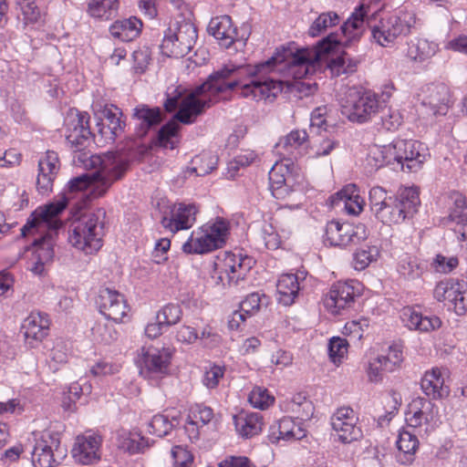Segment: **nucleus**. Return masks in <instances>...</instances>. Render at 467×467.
Listing matches in <instances>:
<instances>
[{
	"label": "nucleus",
	"mask_w": 467,
	"mask_h": 467,
	"mask_svg": "<svg viewBox=\"0 0 467 467\" xmlns=\"http://www.w3.org/2000/svg\"><path fill=\"white\" fill-rule=\"evenodd\" d=\"M236 87L240 88V94L244 98L254 100L273 101L283 89V82L273 76L264 73V66H236L233 63L224 65L223 68L210 75L208 79L194 89L177 87L167 93L164 108L168 112L178 109L174 119L161 128L158 132L160 146L166 149H174L173 139L177 135L179 125L192 124L204 111L216 103L220 96L231 91Z\"/></svg>",
	"instance_id": "nucleus-1"
},
{
	"label": "nucleus",
	"mask_w": 467,
	"mask_h": 467,
	"mask_svg": "<svg viewBox=\"0 0 467 467\" xmlns=\"http://www.w3.org/2000/svg\"><path fill=\"white\" fill-rule=\"evenodd\" d=\"M117 180V153L109 151L100 159L99 171L92 174L85 173L71 179L63 192L54 202L38 207L31 219L22 227V235L35 236L30 250L31 256L26 268L35 275H42L46 266L52 263L55 252L57 230L62 226L58 215L73 199L87 201L102 196L113 182Z\"/></svg>",
	"instance_id": "nucleus-2"
},
{
	"label": "nucleus",
	"mask_w": 467,
	"mask_h": 467,
	"mask_svg": "<svg viewBox=\"0 0 467 467\" xmlns=\"http://www.w3.org/2000/svg\"><path fill=\"white\" fill-rule=\"evenodd\" d=\"M367 10L364 5L355 9L351 16L341 26V32L348 37L343 42L337 35L330 34L320 40L316 47L311 48H300L296 51L291 48H283L277 51L275 56L260 66H264V73L266 76H273L275 79L278 72L287 69L288 74L294 78H304L313 75L320 67V63L327 59L328 54L335 50L339 45H346L348 39L359 36L360 30L366 22Z\"/></svg>",
	"instance_id": "nucleus-3"
},
{
	"label": "nucleus",
	"mask_w": 467,
	"mask_h": 467,
	"mask_svg": "<svg viewBox=\"0 0 467 467\" xmlns=\"http://www.w3.org/2000/svg\"><path fill=\"white\" fill-rule=\"evenodd\" d=\"M430 157L426 145L413 140H394L386 145H373L367 156V165L378 170L385 165L397 163L402 171H419Z\"/></svg>",
	"instance_id": "nucleus-4"
},
{
	"label": "nucleus",
	"mask_w": 467,
	"mask_h": 467,
	"mask_svg": "<svg viewBox=\"0 0 467 467\" xmlns=\"http://www.w3.org/2000/svg\"><path fill=\"white\" fill-rule=\"evenodd\" d=\"M368 199L373 215L387 225L399 224L411 217L420 203L414 187L400 189L396 196H390L384 188L375 186L370 189Z\"/></svg>",
	"instance_id": "nucleus-5"
},
{
	"label": "nucleus",
	"mask_w": 467,
	"mask_h": 467,
	"mask_svg": "<svg viewBox=\"0 0 467 467\" xmlns=\"http://www.w3.org/2000/svg\"><path fill=\"white\" fill-rule=\"evenodd\" d=\"M228 234L229 223L223 218H216L192 231L182 251L197 254L212 252L224 245Z\"/></svg>",
	"instance_id": "nucleus-6"
},
{
	"label": "nucleus",
	"mask_w": 467,
	"mask_h": 467,
	"mask_svg": "<svg viewBox=\"0 0 467 467\" xmlns=\"http://www.w3.org/2000/svg\"><path fill=\"white\" fill-rule=\"evenodd\" d=\"M197 29L187 19L171 23L161 45L162 54L167 57H183L188 55L197 41Z\"/></svg>",
	"instance_id": "nucleus-7"
},
{
	"label": "nucleus",
	"mask_w": 467,
	"mask_h": 467,
	"mask_svg": "<svg viewBox=\"0 0 467 467\" xmlns=\"http://www.w3.org/2000/svg\"><path fill=\"white\" fill-rule=\"evenodd\" d=\"M379 109L378 95L371 90L357 88L348 89L341 105L342 114L352 122L364 123L370 120Z\"/></svg>",
	"instance_id": "nucleus-8"
},
{
	"label": "nucleus",
	"mask_w": 467,
	"mask_h": 467,
	"mask_svg": "<svg viewBox=\"0 0 467 467\" xmlns=\"http://www.w3.org/2000/svg\"><path fill=\"white\" fill-rule=\"evenodd\" d=\"M100 229L96 214H83L71 223L68 241L75 248L85 254H93L102 245Z\"/></svg>",
	"instance_id": "nucleus-9"
},
{
	"label": "nucleus",
	"mask_w": 467,
	"mask_h": 467,
	"mask_svg": "<svg viewBox=\"0 0 467 467\" xmlns=\"http://www.w3.org/2000/svg\"><path fill=\"white\" fill-rule=\"evenodd\" d=\"M366 22L371 28L373 39L381 47H389L400 36H406L410 32L415 23L411 14L384 15L378 24L372 25L371 18L366 17Z\"/></svg>",
	"instance_id": "nucleus-10"
},
{
	"label": "nucleus",
	"mask_w": 467,
	"mask_h": 467,
	"mask_svg": "<svg viewBox=\"0 0 467 467\" xmlns=\"http://www.w3.org/2000/svg\"><path fill=\"white\" fill-rule=\"evenodd\" d=\"M32 442V463L35 467H54L65 456L60 450V435L57 431H33Z\"/></svg>",
	"instance_id": "nucleus-11"
},
{
	"label": "nucleus",
	"mask_w": 467,
	"mask_h": 467,
	"mask_svg": "<svg viewBox=\"0 0 467 467\" xmlns=\"http://www.w3.org/2000/svg\"><path fill=\"white\" fill-rule=\"evenodd\" d=\"M405 420L420 435H427L438 426V408L430 400L416 398L409 404Z\"/></svg>",
	"instance_id": "nucleus-12"
},
{
	"label": "nucleus",
	"mask_w": 467,
	"mask_h": 467,
	"mask_svg": "<svg viewBox=\"0 0 467 467\" xmlns=\"http://www.w3.org/2000/svg\"><path fill=\"white\" fill-rule=\"evenodd\" d=\"M253 264L251 257L225 253L223 258H219L215 263L216 283L223 286L238 285L240 280L244 279Z\"/></svg>",
	"instance_id": "nucleus-13"
},
{
	"label": "nucleus",
	"mask_w": 467,
	"mask_h": 467,
	"mask_svg": "<svg viewBox=\"0 0 467 467\" xmlns=\"http://www.w3.org/2000/svg\"><path fill=\"white\" fill-rule=\"evenodd\" d=\"M360 295V285L355 280L334 284L323 298L325 308L332 315H342L351 308Z\"/></svg>",
	"instance_id": "nucleus-14"
},
{
	"label": "nucleus",
	"mask_w": 467,
	"mask_h": 467,
	"mask_svg": "<svg viewBox=\"0 0 467 467\" xmlns=\"http://www.w3.org/2000/svg\"><path fill=\"white\" fill-rule=\"evenodd\" d=\"M433 297L448 303L457 315H463L467 311V283L452 278L441 280L433 289Z\"/></svg>",
	"instance_id": "nucleus-15"
},
{
	"label": "nucleus",
	"mask_w": 467,
	"mask_h": 467,
	"mask_svg": "<svg viewBox=\"0 0 467 467\" xmlns=\"http://www.w3.org/2000/svg\"><path fill=\"white\" fill-rule=\"evenodd\" d=\"M198 207L193 203H174L161 212V224L171 234L190 229L196 221Z\"/></svg>",
	"instance_id": "nucleus-16"
},
{
	"label": "nucleus",
	"mask_w": 467,
	"mask_h": 467,
	"mask_svg": "<svg viewBox=\"0 0 467 467\" xmlns=\"http://www.w3.org/2000/svg\"><path fill=\"white\" fill-rule=\"evenodd\" d=\"M367 228L364 224H351L331 221L326 227V241L334 246L346 247L358 244L367 239Z\"/></svg>",
	"instance_id": "nucleus-17"
},
{
	"label": "nucleus",
	"mask_w": 467,
	"mask_h": 467,
	"mask_svg": "<svg viewBox=\"0 0 467 467\" xmlns=\"http://www.w3.org/2000/svg\"><path fill=\"white\" fill-rule=\"evenodd\" d=\"M171 359L169 348H142L137 360L140 373L145 378H158L166 375Z\"/></svg>",
	"instance_id": "nucleus-18"
},
{
	"label": "nucleus",
	"mask_w": 467,
	"mask_h": 467,
	"mask_svg": "<svg viewBox=\"0 0 467 467\" xmlns=\"http://www.w3.org/2000/svg\"><path fill=\"white\" fill-rule=\"evenodd\" d=\"M419 99L427 113L445 115L451 106L450 89L444 83L428 84L421 88Z\"/></svg>",
	"instance_id": "nucleus-19"
},
{
	"label": "nucleus",
	"mask_w": 467,
	"mask_h": 467,
	"mask_svg": "<svg viewBox=\"0 0 467 467\" xmlns=\"http://www.w3.org/2000/svg\"><path fill=\"white\" fill-rule=\"evenodd\" d=\"M89 119L90 117L86 111L71 114L67 119L66 139L75 150H83L91 140Z\"/></svg>",
	"instance_id": "nucleus-20"
},
{
	"label": "nucleus",
	"mask_w": 467,
	"mask_h": 467,
	"mask_svg": "<svg viewBox=\"0 0 467 467\" xmlns=\"http://www.w3.org/2000/svg\"><path fill=\"white\" fill-rule=\"evenodd\" d=\"M358 421V418L350 407L338 408L331 418L332 428L344 443H350L362 436Z\"/></svg>",
	"instance_id": "nucleus-21"
},
{
	"label": "nucleus",
	"mask_w": 467,
	"mask_h": 467,
	"mask_svg": "<svg viewBox=\"0 0 467 467\" xmlns=\"http://www.w3.org/2000/svg\"><path fill=\"white\" fill-rule=\"evenodd\" d=\"M60 170L58 154L54 150H47L38 161V173L36 188L41 194L52 191L53 183Z\"/></svg>",
	"instance_id": "nucleus-22"
},
{
	"label": "nucleus",
	"mask_w": 467,
	"mask_h": 467,
	"mask_svg": "<svg viewBox=\"0 0 467 467\" xmlns=\"http://www.w3.org/2000/svg\"><path fill=\"white\" fill-rule=\"evenodd\" d=\"M49 326L50 320L46 313H30L22 325L26 343L32 348L40 344L48 335Z\"/></svg>",
	"instance_id": "nucleus-23"
},
{
	"label": "nucleus",
	"mask_w": 467,
	"mask_h": 467,
	"mask_svg": "<svg viewBox=\"0 0 467 467\" xmlns=\"http://www.w3.org/2000/svg\"><path fill=\"white\" fill-rule=\"evenodd\" d=\"M449 372L445 368H433L427 371L421 379V389L432 399H441L449 395L450 389L446 385Z\"/></svg>",
	"instance_id": "nucleus-24"
},
{
	"label": "nucleus",
	"mask_w": 467,
	"mask_h": 467,
	"mask_svg": "<svg viewBox=\"0 0 467 467\" xmlns=\"http://www.w3.org/2000/svg\"><path fill=\"white\" fill-rule=\"evenodd\" d=\"M99 446L100 439L99 436L94 434L78 435L72 448V456L82 464L92 463L99 459Z\"/></svg>",
	"instance_id": "nucleus-25"
},
{
	"label": "nucleus",
	"mask_w": 467,
	"mask_h": 467,
	"mask_svg": "<svg viewBox=\"0 0 467 467\" xmlns=\"http://www.w3.org/2000/svg\"><path fill=\"white\" fill-rule=\"evenodd\" d=\"M332 204L343 207L348 214L358 215L363 210L364 200L355 184H348L331 197Z\"/></svg>",
	"instance_id": "nucleus-26"
},
{
	"label": "nucleus",
	"mask_w": 467,
	"mask_h": 467,
	"mask_svg": "<svg viewBox=\"0 0 467 467\" xmlns=\"http://www.w3.org/2000/svg\"><path fill=\"white\" fill-rule=\"evenodd\" d=\"M208 32L224 47H229L236 39L237 31L229 16H216L211 19Z\"/></svg>",
	"instance_id": "nucleus-27"
},
{
	"label": "nucleus",
	"mask_w": 467,
	"mask_h": 467,
	"mask_svg": "<svg viewBox=\"0 0 467 467\" xmlns=\"http://www.w3.org/2000/svg\"><path fill=\"white\" fill-rule=\"evenodd\" d=\"M116 106L113 104L97 102L94 104V112L101 123H98L99 132L107 139L115 140L117 136Z\"/></svg>",
	"instance_id": "nucleus-28"
},
{
	"label": "nucleus",
	"mask_w": 467,
	"mask_h": 467,
	"mask_svg": "<svg viewBox=\"0 0 467 467\" xmlns=\"http://www.w3.org/2000/svg\"><path fill=\"white\" fill-rule=\"evenodd\" d=\"M401 317L406 327L420 332H431L439 328L441 325L438 317L422 316L421 313L410 307L403 309Z\"/></svg>",
	"instance_id": "nucleus-29"
},
{
	"label": "nucleus",
	"mask_w": 467,
	"mask_h": 467,
	"mask_svg": "<svg viewBox=\"0 0 467 467\" xmlns=\"http://www.w3.org/2000/svg\"><path fill=\"white\" fill-rule=\"evenodd\" d=\"M235 430L244 438L258 435L263 429L264 420L258 412L242 411L234 417Z\"/></svg>",
	"instance_id": "nucleus-30"
},
{
	"label": "nucleus",
	"mask_w": 467,
	"mask_h": 467,
	"mask_svg": "<svg viewBox=\"0 0 467 467\" xmlns=\"http://www.w3.org/2000/svg\"><path fill=\"white\" fill-rule=\"evenodd\" d=\"M306 436V431L300 423L296 422L292 418H283L276 425L271 428V437L280 441L301 440Z\"/></svg>",
	"instance_id": "nucleus-31"
},
{
	"label": "nucleus",
	"mask_w": 467,
	"mask_h": 467,
	"mask_svg": "<svg viewBox=\"0 0 467 467\" xmlns=\"http://www.w3.org/2000/svg\"><path fill=\"white\" fill-rule=\"evenodd\" d=\"M398 462L401 464H410L415 458V453L419 448V440L415 434L408 431H402L399 434L397 441Z\"/></svg>",
	"instance_id": "nucleus-32"
},
{
	"label": "nucleus",
	"mask_w": 467,
	"mask_h": 467,
	"mask_svg": "<svg viewBox=\"0 0 467 467\" xmlns=\"http://www.w3.org/2000/svg\"><path fill=\"white\" fill-rule=\"evenodd\" d=\"M279 301L285 306H290L297 296L300 285L298 277L294 274L282 275L276 284Z\"/></svg>",
	"instance_id": "nucleus-33"
},
{
	"label": "nucleus",
	"mask_w": 467,
	"mask_h": 467,
	"mask_svg": "<svg viewBox=\"0 0 467 467\" xmlns=\"http://www.w3.org/2000/svg\"><path fill=\"white\" fill-rule=\"evenodd\" d=\"M437 50L436 43L422 38L415 39L409 44L407 56L413 61L422 62L432 57Z\"/></svg>",
	"instance_id": "nucleus-34"
},
{
	"label": "nucleus",
	"mask_w": 467,
	"mask_h": 467,
	"mask_svg": "<svg viewBox=\"0 0 467 467\" xmlns=\"http://www.w3.org/2000/svg\"><path fill=\"white\" fill-rule=\"evenodd\" d=\"M99 312L108 319L115 322V304L117 303V292L109 287H101L96 300Z\"/></svg>",
	"instance_id": "nucleus-35"
},
{
	"label": "nucleus",
	"mask_w": 467,
	"mask_h": 467,
	"mask_svg": "<svg viewBox=\"0 0 467 467\" xmlns=\"http://www.w3.org/2000/svg\"><path fill=\"white\" fill-rule=\"evenodd\" d=\"M149 447L148 440L136 431L123 434L120 445H119V448L130 454L142 453Z\"/></svg>",
	"instance_id": "nucleus-36"
},
{
	"label": "nucleus",
	"mask_w": 467,
	"mask_h": 467,
	"mask_svg": "<svg viewBox=\"0 0 467 467\" xmlns=\"http://www.w3.org/2000/svg\"><path fill=\"white\" fill-rule=\"evenodd\" d=\"M88 12L93 17L111 19L117 14V0H91L88 3Z\"/></svg>",
	"instance_id": "nucleus-37"
},
{
	"label": "nucleus",
	"mask_w": 467,
	"mask_h": 467,
	"mask_svg": "<svg viewBox=\"0 0 467 467\" xmlns=\"http://www.w3.org/2000/svg\"><path fill=\"white\" fill-rule=\"evenodd\" d=\"M340 23V16L334 11L320 14L312 23L308 34L315 37Z\"/></svg>",
	"instance_id": "nucleus-38"
},
{
	"label": "nucleus",
	"mask_w": 467,
	"mask_h": 467,
	"mask_svg": "<svg viewBox=\"0 0 467 467\" xmlns=\"http://www.w3.org/2000/svg\"><path fill=\"white\" fill-rule=\"evenodd\" d=\"M142 22L136 16L119 21V40L130 42L137 38L142 29Z\"/></svg>",
	"instance_id": "nucleus-39"
},
{
	"label": "nucleus",
	"mask_w": 467,
	"mask_h": 467,
	"mask_svg": "<svg viewBox=\"0 0 467 467\" xmlns=\"http://www.w3.org/2000/svg\"><path fill=\"white\" fill-rule=\"evenodd\" d=\"M398 272L405 279L415 280L421 276L423 268L415 256L405 254L400 259Z\"/></svg>",
	"instance_id": "nucleus-40"
},
{
	"label": "nucleus",
	"mask_w": 467,
	"mask_h": 467,
	"mask_svg": "<svg viewBox=\"0 0 467 467\" xmlns=\"http://www.w3.org/2000/svg\"><path fill=\"white\" fill-rule=\"evenodd\" d=\"M216 161V157L211 154L196 156L192 161L193 166L188 167L184 171V175L187 176L194 173L197 176H204L215 169Z\"/></svg>",
	"instance_id": "nucleus-41"
},
{
	"label": "nucleus",
	"mask_w": 467,
	"mask_h": 467,
	"mask_svg": "<svg viewBox=\"0 0 467 467\" xmlns=\"http://www.w3.org/2000/svg\"><path fill=\"white\" fill-rule=\"evenodd\" d=\"M178 422L176 417L170 419L168 415L156 414L149 422V431L158 437H163L168 435Z\"/></svg>",
	"instance_id": "nucleus-42"
},
{
	"label": "nucleus",
	"mask_w": 467,
	"mask_h": 467,
	"mask_svg": "<svg viewBox=\"0 0 467 467\" xmlns=\"http://www.w3.org/2000/svg\"><path fill=\"white\" fill-rule=\"evenodd\" d=\"M71 355V343L63 339H57L49 353L50 366L57 367L67 362Z\"/></svg>",
	"instance_id": "nucleus-43"
},
{
	"label": "nucleus",
	"mask_w": 467,
	"mask_h": 467,
	"mask_svg": "<svg viewBox=\"0 0 467 467\" xmlns=\"http://www.w3.org/2000/svg\"><path fill=\"white\" fill-rule=\"evenodd\" d=\"M331 74L335 77L348 75L356 71L357 62L352 60L346 53L327 62Z\"/></svg>",
	"instance_id": "nucleus-44"
},
{
	"label": "nucleus",
	"mask_w": 467,
	"mask_h": 467,
	"mask_svg": "<svg viewBox=\"0 0 467 467\" xmlns=\"http://www.w3.org/2000/svg\"><path fill=\"white\" fill-rule=\"evenodd\" d=\"M161 115L159 108L150 109L146 106H141L135 109V116L140 120V126L144 132L161 121Z\"/></svg>",
	"instance_id": "nucleus-45"
},
{
	"label": "nucleus",
	"mask_w": 467,
	"mask_h": 467,
	"mask_svg": "<svg viewBox=\"0 0 467 467\" xmlns=\"http://www.w3.org/2000/svg\"><path fill=\"white\" fill-rule=\"evenodd\" d=\"M338 146V141L332 138L322 136L312 137L310 140V150L313 157H324L328 155Z\"/></svg>",
	"instance_id": "nucleus-46"
},
{
	"label": "nucleus",
	"mask_w": 467,
	"mask_h": 467,
	"mask_svg": "<svg viewBox=\"0 0 467 467\" xmlns=\"http://www.w3.org/2000/svg\"><path fill=\"white\" fill-rule=\"evenodd\" d=\"M379 249L376 245L365 246L358 249L354 254V267L357 270H363L368 265L378 259Z\"/></svg>",
	"instance_id": "nucleus-47"
},
{
	"label": "nucleus",
	"mask_w": 467,
	"mask_h": 467,
	"mask_svg": "<svg viewBox=\"0 0 467 467\" xmlns=\"http://www.w3.org/2000/svg\"><path fill=\"white\" fill-rule=\"evenodd\" d=\"M308 135L304 130H292L286 136L282 138L276 144L277 149H284L286 152L292 151L294 149H297L304 142L306 141Z\"/></svg>",
	"instance_id": "nucleus-48"
},
{
	"label": "nucleus",
	"mask_w": 467,
	"mask_h": 467,
	"mask_svg": "<svg viewBox=\"0 0 467 467\" xmlns=\"http://www.w3.org/2000/svg\"><path fill=\"white\" fill-rule=\"evenodd\" d=\"M248 400L254 408L266 410L274 403L275 398L266 389L254 387L249 394Z\"/></svg>",
	"instance_id": "nucleus-49"
},
{
	"label": "nucleus",
	"mask_w": 467,
	"mask_h": 467,
	"mask_svg": "<svg viewBox=\"0 0 467 467\" xmlns=\"http://www.w3.org/2000/svg\"><path fill=\"white\" fill-rule=\"evenodd\" d=\"M377 358L381 361L384 370L389 372L395 370L403 361L402 351L397 346L389 347L386 355H380Z\"/></svg>",
	"instance_id": "nucleus-50"
},
{
	"label": "nucleus",
	"mask_w": 467,
	"mask_h": 467,
	"mask_svg": "<svg viewBox=\"0 0 467 467\" xmlns=\"http://www.w3.org/2000/svg\"><path fill=\"white\" fill-rule=\"evenodd\" d=\"M182 315V309L178 305L169 304L157 313L156 319L165 327H170L178 323Z\"/></svg>",
	"instance_id": "nucleus-51"
},
{
	"label": "nucleus",
	"mask_w": 467,
	"mask_h": 467,
	"mask_svg": "<svg viewBox=\"0 0 467 467\" xmlns=\"http://www.w3.org/2000/svg\"><path fill=\"white\" fill-rule=\"evenodd\" d=\"M287 169L283 164L275 163L269 171V184L273 195L280 191L286 182Z\"/></svg>",
	"instance_id": "nucleus-52"
},
{
	"label": "nucleus",
	"mask_w": 467,
	"mask_h": 467,
	"mask_svg": "<svg viewBox=\"0 0 467 467\" xmlns=\"http://www.w3.org/2000/svg\"><path fill=\"white\" fill-rule=\"evenodd\" d=\"M289 409L296 413L300 420H306L312 415L313 406L305 396L297 394L292 399Z\"/></svg>",
	"instance_id": "nucleus-53"
},
{
	"label": "nucleus",
	"mask_w": 467,
	"mask_h": 467,
	"mask_svg": "<svg viewBox=\"0 0 467 467\" xmlns=\"http://www.w3.org/2000/svg\"><path fill=\"white\" fill-rule=\"evenodd\" d=\"M267 304V297L265 295H260L256 292L248 295L244 300L241 302L240 307L242 311L252 316L259 311L261 306Z\"/></svg>",
	"instance_id": "nucleus-54"
},
{
	"label": "nucleus",
	"mask_w": 467,
	"mask_h": 467,
	"mask_svg": "<svg viewBox=\"0 0 467 467\" xmlns=\"http://www.w3.org/2000/svg\"><path fill=\"white\" fill-rule=\"evenodd\" d=\"M188 417L203 427L213 419V411L210 407L195 404L190 409Z\"/></svg>",
	"instance_id": "nucleus-55"
},
{
	"label": "nucleus",
	"mask_w": 467,
	"mask_h": 467,
	"mask_svg": "<svg viewBox=\"0 0 467 467\" xmlns=\"http://www.w3.org/2000/svg\"><path fill=\"white\" fill-rule=\"evenodd\" d=\"M348 341L341 337H333L328 345L329 357L333 363H341L342 358L348 352Z\"/></svg>",
	"instance_id": "nucleus-56"
},
{
	"label": "nucleus",
	"mask_w": 467,
	"mask_h": 467,
	"mask_svg": "<svg viewBox=\"0 0 467 467\" xmlns=\"http://www.w3.org/2000/svg\"><path fill=\"white\" fill-rule=\"evenodd\" d=\"M262 239L267 249L275 250L281 244V239L275 228L271 223H265L261 232Z\"/></svg>",
	"instance_id": "nucleus-57"
},
{
	"label": "nucleus",
	"mask_w": 467,
	"mask_h": 467,
	"mask_svg": "<svg viewBox=\"0 0 467 467\" xmlns=\"http://www.w3.org/2000/svg\"><path fill=\"white\" fill-rule=\"evenodd\" d=\"M224 375V368L213 365L207 368L202 378L203 385L208 389H215Z\"/></svg>",
	"instance_id": "nucleus-58"
},
{
	"label": "nucleus",
	"mask_w": 467,
	"mask_h": 467,
	"mask_svg": "<svg viewBox=\"0 0 467 467\" xmlns=\"http://www.w3.org/2000/svg\"><path fill=\"white\" fill-rule=\"evenodd\" d=\"M174 467H191L193 462L192 454L184 447L177 445L171 449Z\"/></svg>",
	"instance_id": "nucleus-59"
},
{
	"label": "nucleus",
	"mask_w": 467,
	"mask_h": 467,
	"mask_svg": "<svg viewBox=\"0 0 467 467\" xmlns=\"http://www.w3.org/2000/svg\"><path fill=\"white\" fill-rule=\"evenodd\" d=\"M467 210L465 198L460 194H457L453 201V207L451 208L449 219L451 222H456L457 224H461L464 222L465 213Z\"/></svg>",
	"instance_id": "nucleus-60"
},
{
	"label": "nucleus",
	"mask_w": 467,
	"mask_h": 467,
	"mask_svg": "<svg viewBox=\"0 0 467 467\" xmlns=\"http://www.w3.org/2000/svg\"><path fill=\"white\" fill-rule=\"evenodd\" d=\"M458 264V259L454 256L446 257L441 254H437L433 260L432 266L438 273L449 274L457 267Z\"/></svg>",
	"instance_id": "nucleus-61"
},
{
	"label": "nucleus",
	"mask_w": 467,
	"mask_h": 467,
	"mask_svg": "<svg viewBox=\"0 0 467 467\" xmlns=\"http://www.w3.org/2000/svg\"><path fill=\"white\" fill-rule=\"evenodd\" d=\"M22 154L15 149L0 151V168L11 169L20 165Z\"/></svg>",
	"instance_id": "nucleus-62"
},
{
	"label": "nucleus",
	"mask_w": 467,
	"mask_h": 467,
	"mask_svg": "<svg viewBox=\"0 0 467 467\" xmlns=\"http://www.w3.org/2000/svg\"><path fill=\"white\" fill-rule=\"evenodd\" d=\"M201 344L208 348H217L221 342V336L211 327L207 326L203 327L201 336L198 335Z\"/></svg>",
	"instance_id": "nucleus-63"
},
{
	"label": "nucleus",
	"mask_w": 467,
	"mask_h": 467,
	"mask_svg": "<svg viewBox=\"0 0 467 467\" xmlns=\"http://www.w3.org/2000/svg\"><path fill=\"white\" fill-rule=\"evenodd\" d=\"M382 127L387 130H396L402 123L403 118L396 109H389L381 119Z\"/></svg>",
	"instance_id": "nucleus-64"
}]
</instances>
